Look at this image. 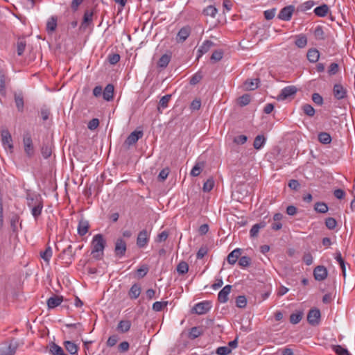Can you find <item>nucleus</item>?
<instances>
[{"label": "nucleus", "instance_id": "f03ea898", "mask_svg": "<svg viewBox=\"0 0 355 355\" xmlns=\"http://www.w3.org/2000/svg\"><path fill=\"white\" fill-rule=\"evenodd\" d=\"M150 236V232L148 230L144 229L140 231L137 238V245L139 248H145L149 242Z\"/></svg>", "mask_w": 355, "mask_h": 355}, {"label": "nucleus", "instance_id": "72a5a7b5", "mask_svg": "<svg viewBox=\"0 0 355 355\" xmlns=\"http://www.w3.org/2000/svg\"><path fill=\"white\" fill-rule=\"evenodd\" d=\"M171 98V95L167 94L161 98V99L159 101V105H158V110L159 112H162L160 110L161 108L165 109L168 107V103Z\"/></svg>", "mask_w": 355, "mask_h": 355}, {"label": "nucleus", "instance_id": "f257e3e1", "mask_svg": "<svg viewBox=\"0 0 355 355\" xmlns=\"http://www.w3.org/2000/svg\"><path fill=\"white\" fill-rule=\"evenodd\" d=\"M105 245L106 241L102 234H98L94 236L92 241V254L94 258L96 259H101L102 258Z\"/></svg>", "mask_w": 355, "mask_h": 355}, {"label": "nucleus", "instance_id": "6e6d98bb", "mask_svg": "<svg viewBox=\"0 0 355 355\" xmlns=\"http://www.w3.org/2000/svg\"><path fill=\"white\" fill-rule=\"evenodd\" d=\"M149 268L147 265H142L137 269V273L139 278L144 277L148 272Z\"/></svg>", "mask_w": 355, "mask_h": 355}, {"label": "nucleus", "instance_id": "412c9836", "mask_svg": "<svg viewBox=\"0 0 355 355\" xmlns=\"http://www.w3.org/2000/svg\"><path fill=\"white\" fill-rule=\"evenodd\" d=\"M241 249L236 248L228 254L227 258V262L231 265L234 264L237 261V259L241 256Z\"/></svg>", "mask_w": 355, "mask_h": 355}, {"label": "nucleus", "instance_id": "4c0bfd02", "mask_svg": "<svg viewBox=\"0 0 355 355\" xmlns=\"http://www.w3.org/2000/svg\"><path fill=\"white\" fill-rule=\"evenodd\" d=\"M57 27V18L55 17H51L49 19L46 24V30L49 33L53 32Z\"/></svg>", "mask_w": 355, "mask_h": 355}, {"label": "nucleus", "instance_id": "5fc2aeb1", "mask_svg": "<svg viewBox=\"0 0 355 355\" xmlns=\"http://www.w3.org/2000/svg\"><path fill=\"white\" fill-rule=\"evenodd\" d=\"M214 186V181L213 179H208L203 184L202 189L205 192L210 191Z\"/></svg>", "mask_w": 355, "mask_h": 355}, {"label": "nucleus", "instance_id": "bf43d9fd", "mask_svg": "<svg viewBox=\"0 0 355 355\" xmlns=\"http://www.w3.org/2000/svg\"><path fill=\"white\" fill-rule=\"evenodd\" d=\"M251 262V259L249 257L243 256L239 260V264L241 267H248Z\"/></svg>", "mask_w": 355, "mask_h": 355}, {"label": "nucleus", "instance_id": "774afa93", "mask_svg": "<svg viewBox=\"0 0 355 355\" xmlns=\"http://www.w3.org/2000/svg\"><path fill=\"white\" fill-rule=\"evenodd\" d=\"M312 101L318 105H322L323 103V98L318 93H314L312 95Z\"/></svg>", "mask_w": 355, "mask_h": 355}, {"label": "nucleus", "instance_id": "680f3d73", "mask_svg": "<svg viewBox=\"0 0 355 355\" xmlns=\"http://www.w3.org/2000/svg\"><path fill=\"white\" fill-rule=\"evenodd\" d=\"M314 4L315 3L313 1L309 0L300 6V9L302 11H306L311 9L314 6Z\"/></svg>", "mask_w": 355, "mask_h": 355}, {"label": "nucleus", "instance_id": "7ed1b4c3", "mask_svg": "<svg viewBox=\"0 0 355 355\" xmlns=\"http://www.w3.org/2000/svg\"><path fill=\"white\" fill-rule=\"evenodd\" d=\"M211 302L209 301H202L197 303L192 309V311L198 315L207 313L211 309Z\"/></svg>", "mask_w": 355, "mask_h": 355}, {"label": "nucleus", "instance_id": "0eeeda50", "mask_svg": "<svg viewBox=\"0 0 355 355\" xmlns=\"http://www.w3.org/2000/svg\"><path fill=\"white\" fill-rule=\"evenodd\" d=\"M126 252V243L122 239H118L115 243L114 252L116 257L121 258Z\"/></svg>", "mask_w": 355, "mask_h": 355}, {"label": "nucleus", "instance_id": "a211bd4d", "mask_svg": "<svg viewBox=\"0 0 355 355\" xmlns=\"http://www.w3.org/2000/svg\"><path fill=\"white\" fill-rule=\"evenodd\" d=\"M63 300L62 296L53 295L48 299L47 306L49 309H54L59 306Z\"/></svg>", "mask_w": 355, "mask_h": 355}, {"label": "nucleus", "instance_id": "393cba45", "mask_svg": "<svg viewBox=\"0 0 355 355\" xmlns=\"http://www.w3.org/2000/svg\"><path fill=\"white\" fill-rule=\"evenodd\" d=\"M329 11V7L326 4L318 6L314 9V13L315 15L323 17L327 15Z\"/></svg>", "mask_w": 355, "mask_h": 355}, {"label": "nucleus", "instance_id": "a19ab883", "mask_svg": "<svg viewBox=\"0 0 355 355\" xmlns=\"http://www.w3.org/2000/svg\"><path fill=\"white\" fill-rule=\"evenodd\" d=\"M318 140L322 144H329L331 141V137L329 133L323 132L318 135Z\"/></svg>", "mask_w": 355, "mask_h": 355}, {"label": "nucleus", "instance_id": "37998d69", "mask_svg": "<svg viewBox=\"0 0 355 355\" xmlns=\"http://www.w3.org/2000/svg\"><path fill=\"white\" fill-rule=\"evenodd\" d=\"M26 42L24 39H19L17 42V49L18 55H21L26 49Z\"/></svg>", "mask_w": 355, "mask_h": 355}, {"label": "nucleus", "instance_id": "0e129e2a", "mask_svg": "<svg viewBox=\"0 0 355 355\" xmlns=\"http://www.w3.org/2000/svg\"><path fill=\"white\" fill-rule=\"evenodd\" d=\"M223 58V53L220 51H215L211 56V60L214 62L220 61Z\"/></svg>", "mask_w": 355, "mask_h": 355}, {"label": "nucleus", "instance_id": "cd10ccee", "mask_svg": "<svg viewBox=\"0 0 355 355\" xmlns=\"http://www.w3.org/2000/svg\"><path fill=\"white\" fill-rule=\"evenodd\" d=\"M141 293V287L137 284H135L132 286L130 288L128 295L131 299H137Z\"/></svg>", "mask_w": 355, "mask_h": 355}, {"label": "nucleus", "instance_id": "f3484780", "mask_svg": "<svg viewBox=\"0 0 355 355\" xmlns=\"http://www.w3.org/2000/svg\"><path fill=\"white\" fill-rule=\"evenodd\" d=\"M37 205H35L34 207H29V208L31 210V214L34 217L35 220L37 219V218L41 215L42 209H43V200H40L39 199H36Z\"/></svg>", "mask_w": 355, "mask_h": 355}, {"label": "nucleus", "instance_id": "1a4fd4ad", "mask_svg": "<svg viewBox=\"0 0 355 355\" xmlns=\"http://www.w3.org/2000/svg\"><path fill=\"white\" fill-rule=\"evenodd\" d=\"M327 270L323 266H318L313 270V276L317 281H322L325 279L327 277Z\"/></svg>", "mask_w": 355, "mask_h": 355}, {"label": "nucleus", "instance_id": "f8f14e48", "mask_svg": "<svg viewBox=\"0 0 355 355\" xmlns=\"http://www.w3.org/2000/svg\"><path fill=\"white\" fill-rule=\"evenodd\" d=\"M1 140H2V144L5 148H6V146L9 149H12L13 148V146L12 144L11 135L10 134V132L8 130H3L1 131Z\"/></svg>", "mask_w": 355, "mask_h": 355}, {"label": "nucleus", "instance_id": "de8ad7c7", "mask_svg": "<svg viewBox=\"0 0 355 355\" xmlns=\"http://www.w3.org/2000/svg\"><path fill=\"white\" fill-rule=\"evenodd\" d=\"M203 13L207 16L214 17L217 13V9L213 6H209L204 9Z\"/></svg>", "mask_w": 355, "mask_h": 355}, {"label": "nucleus", "instance_id": "dca6fc26", "mask_svg": "<svg viewBox=\"0 0 355 355\" xmlns=\"http://www.w3.org/2000/svg\"><path fill=\"white\" fill-rule=\"evenodd\" d=\"M191 33V28L189 26L182 27L178 33L176 40L179 42H184Z\"/></svg>", "mask_w": 355, "mask_h": 355}, {"label": "nucleus", "instance_id": "8fccbe9b", "mask_svg": "<svg viewBox=\"0 0 355 355\" xmlns=\"http://www.w3.org/2000/svg\"><path fill=\"white\" fill-rule=\"evenodd\" d=\"M42 155L45 158L47 159L51 155V148L50 146L47 144H43L42 147Z\"/></svg>", "mask_w": 355, "mask_h": 355}, {"label": "nucleus", "instance_id": "58836bf2", "mask_svg": "<svg viewBox=\"0 0 355 355\" xmlns=\"http://www.w3.org/2000/svg\"><path fill=\"white\" fill-rule=\"evenodd\" d=\"M295 44L299 48H304L307 44L306 37L304 35H297Z\"/></svg>", "mask_w": 355, "mask_h": 355}, {"label": "nucleus", "instance_id": "a18cd8bd", "mask_svg": "<svg viewBox=\"0 0 355 355\" xmlns=\"http://www.w3.org/2000/svg\"><path fill=\"white\" fill-rule=\"evenodd\" d=\"M315 210L317 212L324 214L328 211V206L324 202H317L315 205Z\"/></svg>", "mask_w": 355, "mask_h": 355}, {"label": "nucleus", "instance_id": "e433bc0d", "mask_svg": "<svg viewBox=\"0 0 355 355\" xmlns=\"http://www.w3.org/2000/svg\"><path fill=\"white\" fill-rule=\"evenodd\" d=\"M331 348L337 355H351L349 351L341 345H334L331 346Z\"/></svg>", "mask_w": 355, "mask_h": 355}, {"label": "nucleus", "instance_id": "ea45409f", "mask_svg": "<svg viewBox=\"0 0 355 355\" xmlns=\"http://www.w3.org/2000/svg\"><path fill=\"white\" fill-rule=\"evenodd\" d=\"M204 166V163L198 162L195 164L193 168L191 171V175L193 177H197L201 173L202 168Z\"/></svg>", "mask_w": 355, "mask_h": 355}, {"label": "nucleus", "instance_id": "423d86ee", "mask_svg": "<svg viewBox=\"0 0 355 355\" xmlns=\"http://www.w3.org/2000/svg\"><path fill=\"white\" fill-rule=\"evenodd\" d=\"M23 143L24 146V151L29 157L32 156L34 153V148L33 145L31 135L28 132L24 135Z\"/></svg>", "mask_w": 355, "mask_h": 355}, {"label": "nucleus", "instance_id": "69168bd1", "mask_svg": "<svg viewBox=\"0 0 355 355\" xmlns=\"http://www.w3.org/2000/svg\"><path fill=\"white\" fill-rule=\"evenodd\" d=\"M119 338L116 335L110 336L107 340V345L110 347L114 346L118 342Z\"/></svg>", "mask_w": 355, "mask_h": 355}, {"label": "nucleus", "instance_id": "a878e982", "mask_svg": "<svg viewBox=\"0 0 355 355\" xmlns=\"http://www.w3.org/2000/svg\"><path fill=\"white\" fill-rule=\"evenodd\" d=\"M266 223L265 222H261L259 223L254 224L250 231V234L251 237H256L258 235V233L260 230V229L264 228L266 227Z\"/></svg>", "mask_w": 355, "mask_h": 355}, {"label": "nucleus", "instance_id": "bb28decb", "mask_svg": "<svg viewBox=\"0 0 355 355\" xmlns=\"http://www.w3.org/2000/svg\"><path fill=\"white\" fill-rule=\"evenodd\" d=\"M49 351L52 355H67L64 352L63 349L60 346L55 344V343H52L50 345Z\"/></svg>", "mask_w": 355, "mask_h": 355}, {"label": "nucleus", "instance_id": "20e7f679", "mask_svg": "<svg viewBox=\"0 0 355 355\" xmlns=\"http://www.w3.org/2000/svg\"><path fill=\"white\" fill-rule=\"evenodd\" d=\"M297 91L295 86L290 85L283 88L280 94L277 96V99L278 101H284L291 96H294Z\"/></svg>", "mask_w": 355, "mask_h": 355}, {"label": "nucleus", "instance_id": "b1692460", "mask_svg": "<svg viewBox=\"0 0 355 355\" xmlns=\"http://www.w3.org/2000/svg\"><path fill=\"white\" fill-rule=\"evenodd\" d=\"M259 79H248L244 83V87L246 90H254L259 86Z\"/></svg>", "mask_w": 355, "mask_h": 355}, {"label": "nucleus", "instance_id": "603ef678", "mask_svg": "<svg viewBox=\"0 0 355 355\" xmlns=\"http://www.w3.org/2000/svg\"><path fill=\"white\" fill-rule=\"evenodd\" d=\"M236 306L239 308H244L247 304V299L244 295H239L236 300Z\"/></svg>", "mask_w": 355, "mask_h": 355}, {"label": "nucleus", "instance_id": "c756f323", "mask_svg": "<svg viewBox=\"0 0 355 355\" xmlns=\"http://www.w3.org/2000/svg\"><path fill=\"white\" fill-rule=\"evenodd\" d=\"M64 346L69 353L71 354H76L78 352V346L71 341H64Z\"/></svg>", "mask_w": 355, "mask_h": 355}, {"label": "nucleus", "instance_id": "6ab92c4d", "mask_svg": "<svg viewBox=\"0 0 355 355\" xmlns=\"http://www.w3.org/2000/svg\"><path fill=\"white\" fill-rule=\"evenodd\" d=\"M114 85L112 84H108L105 87L103 92V98L104 100L107 101H110L113 98L114 96Z\"/></svg>", "mask_w": 355, "mask_h": 355}, {"label": "nucleus", "instance_id": "473e14b6", "mask_svg": "<svg viewBox=\"0 0 355 355\" xmlns=\"http://www.w3.org/2000/svg\"><path fill=\"white\" fill-rule=\"evenodd\" d=\"M266 142V139L263 135H257L254 140V148L257 150L261 149Z\"/></svg>", "mask_w": 355, "mask_h": 355}, {"label": "nucleus", "instance_id": "ddd939ff", "mask_svg": "<svg viewBox=\"0 0 355 355\" xmlns=\"http://www.w3.org/2000/svg\"><path fill=\"white\" fill-rule=\"evenodd\" d=\"M232 289L231 285H226L223 289L218 293V300L220 303H225L228 300V295L230 293Z\"/></svg>", "mask_w": 355, "mask_h": 355}, {"label": "nucleus", "instance_id": "9b49d317", "mask_svg": "<svg viewBox=\"0 0 355 355\" xmlns=\"http://www.w3.org/2000/svg\"><path fill=\"white\" fill-rule=\"evenodd\" d=\"M214 42L210 40H205L202 45L198 48L197 52V59L198 60L205 53H207L210 49L214 46Z\"/></svg>", "mask_w": 355, "mask_h": 355}, {"label": "nucleus", "instance_id": "13d9d810", "mask_svg": "<svg viewBox=\"0 0 355 355\" xmlns=\"http://www.w3.org/2000/svg\"><path fill=\"white\" fill-rule=\"evenodd\" d=\"M232 349L229 347L222 346L219 347L216 349V354L218 355H227L230 354Z\"/></svg>", "mask_w": 355, "mask_h": 355}, {"label": "nucleus", "instance_id": "9d476101", "mask_svg": "<svg viewBox=\"0 0 355 355\" xmlns=\"http://www.w3.org/2000/svg\"><path fill=\"white\" fill-rule=\"evenodd\" d=\"M294 11V6H288L282 8L279 15L278 17L284 21H288L291 19L293 12Z\"/></svg>", "mask_w": 355, "mask_h": 355}, {"label": "nucleus", "instance_id": "c9c22d12", "mask_svg": "<svg viewBox=\"0 0 355 355\" xmlns=\"http://www.w3.org/2000/svg\"><path fill=\"white\" fill-rule=\"evenodd\" d=\"M15 102L18 111L22 112L24 109V98L21 94H15Z\"/></svg>", "mask_w": 355, "mask_h": 355}, {"label": "nucleus", "instance_id": "864d4df0", "mask_svg": "<svg viewBox=\"0 0 355 355\" xmlns=\"http://www.w3.org/2000/svg\"><path fill=\"white\" fill-rule=\"evenodd\" d=\"M167 304V302H155L153 304V309L155 311H161Z\"/></svg>", "mask_w": 355, "mask_h": 355}, {"label": "nucleus", "instance_id": "7c9ffc66", "mask_svg": "<svg viewBox=\"0 0 355 355\" xmlns=\"http://www.w3.org/2000/svg\"><path fill=\"white\" fill-rule=\"evenodd\" d=\"M40 199V200H43L41 196L39 194H28L27 196V205L28 207H34L35 205H37L36 199Z\"/></svg>", "mask_w": 355, "mask_h": 355}, {"label": "nucleus", "instance_id": "338daca9", "mask_svg": "<svg viewBox=\"0 0 355 355\" xmlns=\"http://www.w3.org/2000/svg\"><path fill=\"white\" fill-rule=\"evenodd\" d=\"M108 60L111 64H116L120 60V55L117 53L111 54L108 56Z\"/></svg>", "mask_w": 355, "mask_h": 355}, {"label": "nucleus", "instance_id": "aec40b11", "mask_svg": "<svg viewBox=\"0 0 355 355\" xmlns=\"http://www.w3.org/2000/svg\"><path fill=\"white\" fill-rule=\"evenodd\" d=\"M131 327V322L128 320H122L119 321L116 330L122 334L128 332Z\"/></svg>", "mask_w": 355, "mask_h": 355}, {"label": "nucleus", "instance_id": "5701e85b", "mask_svg": "<svg viewBox=\"0 0 355 355\" xmlns=\"http://www.w3.org/2000/svg\"><path fill=\"white\" fill-rule=\"evenodd\" d=\"M17 348L16 343H10L6 348L0 349V355H15Z\"/></svg>", "mask_w": 355, "mask_h": 355}, {"label": "nucleus", "instance_id": "49530a36", "mask_svg": "<svg viewBox=\"0 0 355 355\" xmlns=\"http://www.w3.org/2000/svg\"><path fill=\"white\" fill-rule=\"evenodd\" d=\"M302 110L305 114L309 116H313L315 114L314 108L309 104H304L302 107Z\"/></svg>", "mask_w": 355, "mask_h": 355}, {"label": "nucleus", "instance_id": "2f4dec72", "mask_svg": "<svg viewBox=\"0 0 355 355\" xmlns=\"http://www.w3.org/2000/svg\"><path fill=\"white\" fill-rule=\"evenodd\" d=\"M171 60V55L168 54H164L161 56L157 62V66L160 68H166Z\"/></svg>", "mask_w": 355, "mask_h": 355}, {"label": "nucleus", "instance_id": "f704fd0d", "mask_svg": "<svg viewBox=\"0 0 355 355\" xmlns=\"http://www.w3.org/2000/svg\"><path fill=\"white\" fill-rule=\"evenodd\" d=\"M52 249L50 246H48L44 252H40L41 258L46 262L48 264L49 263V261L52 257Z\"/></svg>", "mask_w": 355, "mask_h": 355}, {"label": "nucleus", "instance_id": "e2e57ef3", "mask_svg": "<svg viewBox=\"0 0 355 355\" xmlns=\"http://www.w3.org/2000/svg\"><path fill=\"white\" fill-rule=\"evenodd\" d=\"M202 78V76L200 73H195L190 79V84L195 85L198 83Z\"/></svg>", "mask_w": 355, "mask_h": 355}, {"label": "nucleus", "instance_id": "39448f33", "mask_svg": "<svg viewBox=\"0 0 355 355\" xmlns=\"http://www.w3.org/2000/svg\"><path fill=\"white\" fill-rule=\"evenodd\" d=\"M320 311L318 309H311L307 314V320L312 326H316L320 323Z\"/></svg>", "mask_w": 355, "mask_h": 355}, {"label": "nucleus", "instance_id": "052dcab7", "mask_svg": "<svg viewBox=\"0 0 355 355\" xmlns=\"http://www.w3.org/2000/svg\"><path fill=\"white\" fill-rule=\"evenodd\" d=\"M129 347H130V344L127 341L121 342L118 345V349L120 353H125V352H128L129 349Z\"/></svg>", "mask_w": 355, "mask_h": 355}, {"label": "nucleus", "instance_id": "2eb2a0df", "mask_svg": "<svg viewBox=\"0 0 355 355\" xmlns=\"http://www.w3.org/2000/svg\"><path fill=\"white\" fill-rule=\"evenodd\" d=\"M89 228V222L87 220L82 218L79 220V223L78 225V228H77L78 234L80 236H83L87 233Z\"/></svg>", "mask_w": 355, "mask_h": 355}, {"label": "nucleus", "instance_id": "4d7b16f0", "mask_svg": "<svg viewBox=\"0 0 355 355\" xmlns=\"http://www.w3.org/2000/svg\"><path fill=\"white\" fill-rule=\"evenodd\" d=\"M326 227L329 230H334L337 225V222L335 218L329 217L325 220Z\"/></svg>", "mask_w": 355, "mask_h": 355}, {"label": "nucleus", "instance_id": "4468645a", "mask_svg": "<svg viewBox=\"0 0 355 355\" xmlns=\"http://www.w3.org/2000/svg\"><path fill=\"white\" fill-rule=\"evenodd\" d=\"M334 95L338 100L343 99L346 97L347 90L340 84H336L334 86Z\"/></svg>", "mask_w": 355, "mask_h": 355}, {"label": "nucleus", "instance_id": "09e8293b", "mask_svg": "<svg viewBox=\"0 0 355 355\" xmlns=\"http://www.w3.org/2000/svg\"><path fill=\"white\" fill-rule=\"evenodd\" d=\"M302 318V313L301 312L292 313L290 316V322L292 324H297Z\"/></svg>", "mask_w": 355, "mask_h": 355}, {"label": "nucleus", "instance_id": "79ce46f5", "mask_svg": "<svg viewBox=\"0 0 355 355\" xmlns=\"http://www.w3.org/2000/svg\"><path fill=\"white\" fill-rule=\"evenodd\" d=\"M202 334V330L200 327H192L189 331V337L191 339H195Z\"/></svg>", "mask_w": 355, "mask_h": 355}, {"label": "nucleus", "instance_id": "c03bdc74", "mask_svg": "<svg viewBox=\"0 0 355 355\" xmlns=\"http://www.w3.org/2000/svg\"><path fill=\"white\" fill-rule=\"evenodd\" d=\"M189 270V265L185 261H181L177 266V271L180 275H184Z\"/></svg>", "mask_w": 355, "mask_h": 355}, {"label": "nucleus", "instance_id": "c85d7f7f", "mask_svg": "<svg viewBox=\"0 0 355 355\" xmlns=\"http://www.w3.org/2000/svg\"><path fill=\"white\" fill-rule=\"evenodd\" d=\"M320 58V53L315 49L309 50L307 53V58L311 62H316Z\"/></svg>", "mask_w": 355, "mask_h": 355}, {"label": "nucleus", "instance_id": "6e6552de", "mask_svg": "<svg viewBox=\"0 0 355 355\" xmlns=\"http://www.w3.org/2000/svg\"><path fill=\"white\" fill-rule=\"evenodd\" d=\"M143 136V132L141 130H135L131 132L125 141V144L130 146L137 142Z\"/></svg>", "mask_w": 355, "mask_h": 355}, {"label": "nucleus", "instance_id": "3c124183", "mask_svg": "<svg viewBox=\"0 0 355 355\" xmlns=\"http://www.w3.org/2000/svg\"><path fill=\"white\" fill-rule=\"evenodd\" d=\"M250 96L248 94H243V96H241L238 101H239V104L241 106H245V105H247L250 103Z\"/></svg>", "mask_w": 355, "mask_h": 355}, {"label": "nucleus", "instance_id": "4be33fe9", "mask_svg": "<svg viewBox=\"0 0 355 355\" xmlns=\"http://www.w3.org/2000/svg\"><path fill=\"white\" fill-rule=\"evenodd\" d=\"M93 12L91 10H87L85 11L81 27L85 28L87 26L92 24L93 21Z\"/></svg>", "mask_w": 355, "mask_h": 355}]
</instances>
